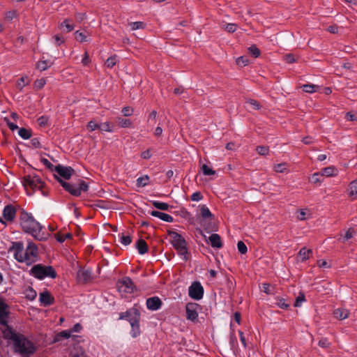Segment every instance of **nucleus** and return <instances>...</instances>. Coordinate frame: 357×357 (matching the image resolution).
<instances>
[{"label":"nucleus","instance_id":"obj_40","mask_svg":"<svg viewBox=\"0 0 357 357\" xmlns=\"http://www.w3.org/2000/svg\"><path fill=\"white\" fill-rule=\"evenodd\" d=\"M131 30L144 29L146 27V24L143 22H134L129 23Z\"/></svg>","mask_w":357,"mask_h":357},{"label":"nucleus","instance_id":"obj_30","mask_svg":"<svg viewBox=\"0 0 357 357\" xmlns=\"http://www.w3.org/2000/svg\"><path fill=\"white\" fill-rule=\"evenodd\" d=\"M200 214L203 219H210L213 218V214L206 205H202L200 208Z\"/></svg>","mask_w":357,"mask_h":357},{"label":"nucleus","instance_id":"obj_5","mask_svg":"<svg viewBox=\"0 0 357 357\" xmlns=\"http://www.w3.org/2000/svg\"><path fill=\"white\" fill-rule=\"evenodd\" d=\"M168 235L170 243L176 250L177 254L183 261H187L190 259V254L188 252L187 242L184 237L174 231H169Z\"/></svg>","mask_w":357,"mask_h":357},{"label":"nucleus","instance_id":"obj_32","mask_svg":"<svg viewBox=\"0 0 357 357\" xmlns=\"http://www.w3.org/2000/svg\"><path fill=\"white\" fill-rule=\"evenodd\" d=\"M349 195L352 197H357V180L349 183Z\"/></svg>","mask_w":357,"mask_h":357},{"label":"nucleus","instance_id":"obj_37","mask_svg":"<svg viewBox=\"0 0 357 357\" xmlns=\"http://www.w3.org/2000/svg\"><path fill=\"white\" fill-rule=\"evenodd\" d=\"M75 39L80 42L84 43L88 41V36L84 32H80L79 31H76L74 33Z\"/></svg>","mask_w":357,"mask_h":357},{"label":"nucleus","instance_id":"obj_60","mask_svg":"<svg viewBox=\"0 0 357 357\" xmlns=\"http://www.w3.org/2000/svg\"><path fill=\"white\" fill-rule=\"evenodd\" d=\"M345 119L349 121H354L357 120V115L355 113L349 112L345 114Z\"/></svg>","mask_w":357,"mask_h":357},{"label":"nucleus","instance_id":"obj_44","mask_svg":"<svg viewBox=\"0 0 357 357\" xmlns=\"http://www.w3.org/2000/svg\"><path fill=\"white\" fill-rule=\"evenodd\" d=\"M149 180V177L147 175L139 177L137 179V185L139 187H144L148 185Z\"/></svg>","mask_w":357,"mask_h":357},{"label":"nucleus","instance_id":"obj_56","mask_svg":"<svg viewBox=\"0 0 357 357\" xmlns=\"http://www.w3.org/2000/svg\"><path fill=\"white\" fill-rule=\"evenodd\" d=\"M202 199H203V195L199 191H197V192L192 193V195L190 197V199L193 202H199V201H201Z\"/></svg>","mask_w":357,"mask_h":357},{"label":"nucleus","instance_id":"obj_12","mask_svg":"<svg viewBox=\"0 0 357 357\" xmlns=\"http://www.w3.org/2000/svg\"><path fill=\"white\" fill-rule=\"evenodd\" d=\"M10 314L8 305L0 298V324L7 328L8 319Z\"/></svg>","mask_w":357,"mask_h":357},{"label":"nucleus","instance_id":"obj_28","mask_svg":"<svg viewBox=\"0 0 357 357\" xmlns=\"http://www.w3.org/2000/svg\"><path fill=\"white\" fill-rule=\"evenodd\" d=\"M324 181V177L321 172L314 173L310 178V182L314 184H321Z\"/></svg>","mask_w":357,"mask_h":357},{"label":"nucleus","instance_id":"obj_63","mask_svg":"<svg viewBox=\"0 0 357 357\" xmlns=\"http://www.w3.org/2000/svg\"><path fill=\"white\" fill-rule=\"evenodd\" d=\"M83 329L82 326L79 323L75 324L73 328H71L70 330L71 333H80Z\"/></svg>","mask_w":357,"mask_h":357},{"label":"nucleus","instance_id":"obj_1","mask_svg":"<svg viewBox=\"0 0 357 357\" xmlns=\"http://www.w3.org/2000/svg\"><path fill=\"white\" fill-rule=\"evenodd\" d=\"M2 334L3 337L11 344L13 352L21 357H31L36 352V344L11 326L4 328Z\"/></svg>","mask_w":357,"mask_h":357},{"label":"nucleus","instance_id":"obj_58","mask_svg":"<svg viewBox=\"0 0 357 357\" xmlns=\"http://www.w3.org/2000/svg\"><path fill=\"white\" fill-rule=\"evenodd\" d=\"M45 84H46V80L45 79L42 78V79H37L35 82L34 86H35V88H36L38 89H40L43 87H44Z\"/></svg>","mask_w":357,"mask_h":357},{"label":"nucleus","instance_id":"obj_16","mask_svg":"<svg viewBox=\"0 0 357 357\" xmlns=\"http://www.w3.org/2000/svg\"><path fill=\"white\" fill-rule=\"evenodd\" d=\"M39 301L40 302V305L44 307H47L52 305L54 303V298L51 295V294L45 290L39 294Z\"/></svg>","mask_w":357,"mask_h":357},{"label":"nucleus","instance_id":"obj_54","mask_svg":"<svg viewBox=\"0 0 357 357\" xmlns=\"http://www.w3.org/2000/svg\"><path fill=\"white\" fill-rule=\"evenodd\" d=\"M99 126H100V124L97 123L96 121H90L88 123L86 127L89 131L92 132V131L96 130V129H99Z\"/></svg>","mask_w":357,"mask_h":357},{"label":"nucleus","instance_id":"obj_2","mask_svg":"<svg viewBox=\"0 0 357 357\" xmlns=\"http://www.w3.org/2000/svg\"><path fill=\"white\" fill-rule=\"evenodd\" d=\"M8 251L13 253L15 260L18 262H24L26 265H31L38 260V250L33 242H29L25 250L22 242H13Z\"/></svg>","mask_w":357,"mask_h":357},{"label":"nucleus","instance_id":"obj_50","mask_svg":"<svg viewBox=\"0 0 357 357\" xmlns=\"http://www.w3.org/2000/svg\"><path fill=\"white\" fill-rule=\"evenodd\" d=\"M274 170L276 172L284 173L287 171V164L286 163L277 164L274 166Z\"/></svg>","mask_w":357,"mask_h":357},{"label":"nucleus","instance_id":"obj_55","mask_svg":"<svg viewBox=\"0 0 357 357\" xmlns=\"http://www.w3.org/2000/svg\"><path fill=\"white\" fill-rule=\"evenodd\" d=\"M134 112L133 108L130 107H123L121 112L124 116H130L132 115Z\"/></svg>","mask_w":357,"mask_h":357},{"label":"nucleus","instance_id":"obj_23","mask_svg":"<svg viewBox=\"0 0 357 357\" xmlns=\"http://www.w3.org/2000/svg\"><path fill=\"white\" fill-rule=\"evenodd\" d=\"M135 247L140 255H144L148 251V245L144 239H139L135 244Z\"/></svg>","mask_w":357,"mask_h":357},{"label":"nucleus","instance_id":"obj_19","mask_svg":"<svg viewBox=\"0 0 357 357\" xmlns=\"http://www.w3.org/2000/svg\"><path fill=\"white\" fill-rule=\"evenodd\" d=\"M140 312L138 309L135 307L130 308L125 312H121L119 314V319H126L133 317L134 316L139 315Z\"/></svg>","mask_w":357,"mask_h":357},{"label":"nucleus","instance_id":"obj_41","mask_svg":"<svg viewBox=\"0 0 357 357\" xmlns=\"http://www.w3.org/2000/svg\"><path fill=\"white\" fill-rule=\"evenodd\" d=\"M120 242L124 245H128L132 242L131 236L129 235L125 236L123 234H119Z\"/></svg>","mask_w":357,"mask_h":357},{"label":"nucleus","instance_id":"obj_31","mask_svg":"<svg viewBox=\"0 0 357 357\" xmlns=\"http://www.w3.org/2000/svg\"><path fill=\"white\" fill-rule=\"evenodd\" d=\"M114 125L108 121L100 123L99 126V129L102 132H114L113 129Z\"/></svg>","mask_w":357,"mask_h":357},{"label":"nucleus","instance_id":"obj_9","mask_svg":"<svg viewBox=\"0 0 357 357\" xmlns=\"http://www.w3.org/2000/svg\"><path fill=\"white\" fill-rule=\"evenodd\" d=\"M93 279L92 269L89 267L79 268L77 273L76 280L79 284H85L92 282Z\"/></svg>","mask_w":357,"mask_h":357},{"label":"nucleus","instance_id":"obj_34","mask_svg":"<svg viewBox=\"0 0 357 357\" xmlns=\"http://www.w3.org/2000/svg\"><path fill=\"white\" fill-rule=\"evenodd\" d=\"M276 301H277V302H276L275 305L281 309L287 310L290 306L289 303H287L286 299H284L283 298L277 297Z\"/></svg>","mask_w":357,"mask_h":357},{"label":"nucleus","instance_id":"obj_38","mask_svg":"<svg viewBox=\"0 0 357 357\" xmlns=\"http://www.w3.org/2000/svg\"><path fill=\"white\" fill-rule=\"evenodd\" d=\"M152 204L154 207L162 211H167L169 208V205L167 203L159 201H153Z\"/></svg>","mask_w":357,"mask_h":357},{"label":"nucleus","instance_id":"obj_11","mask_svg":"<svg viewBox=\"0 0 357 357\" xmlns=\"http://www.w3.org/2000/svg\"><path fill=\"white\" fill-rule=\"evenodd\" d=\"M119 291L132 294L136 290V287L129 277H123L118 282Z\"/></svg>","mask_w":357,"mask_h":357},{"label":"nucleus","instance_id":"obj_46","mask_svg":"<svg viewBox=\"0 0 357 357\" xmlns=\"http://www.w3.org/2000/svg\"><path fill=\"white\" fill-rule=\"evenodd\" d=\"M71 234L70 233H66L65 234L57 233L55 234V238L56 241L59 243L64 242L67 238H71Z\"/></svg>","mask_w":357,"mask_h":357},{"label":"nucleus","instance_id":"obj_10","mask_svg":"<svg viewBox=\"0 0 357 357\" xmlns=\"http://www.w3.org/2000/svg\"><path fill=\"white\" fill-rule=\"evenodd\" d=\"M188 295L194 300L199 301L203 298L204 288L199 282L195 281L188 288Z\"/></svg>","mask_w":357,"mask_h":357},{"label":"nucleus","instance_id":"obj_36","mask_svg":"<svg viewBox=\"0 0 357 357\" xmlns=\"http://www.w3.org/2000/svg\"><path fill=\"white\" fill-rule=\"evenodd\" d=\"M18 135L24 139H28L31 137V132L30 130L24 128H21L18 130Z\"/></svg>","mask_w":357,"mask_h":357},{"label":"nucleus","instance_id":"obj_15","mask_svg":"<svg viewBox=\"0 0 357 357\" xmlns=\"http://www.w3.org/2000/svg\"><path fill=\"white\" fill-rule=\"evenodd\" d=\"M146 305L148 310L156 311L161 308L162 301L158 296H153L146 299Z\"/></svg>","mask_w":357,"mask_h":357},{"label":"nucleus","instance_id":"obj_61","mask_svg":"<svg viewBox=\"0 0 357 357\" xmlns=\"http://www.w3.org/2000/svg\"><path fill=\"white\" fill-rule=\"evenodd\" d=\"M48 120L49 119L47 116H41L38 119L37 121L40 126H45L47 123Z\"/></svg>","mask_w":357,"mask_h":357},{"label":"nucleus","instance_id":"obj_52","mask_svg":"<svg viewBox=\"0 0 357 357\" xmlns=\"http://www.w3.org/2000/svg\"><path fill=\"white\" fill-rule=\"evenodd\" d=\"M237 248H238V252L241 254H245L248 252V248H247L246 245L241 241L238 242Z\"/></svg>","mask_w":357,"mask_h":357},{"label":"nucleus","instance_id":"obj_21","mask_svg":"<svg viewBox=\"0 0 357 357\" xmlns=\"http://www.w3.org/2000/svg\"><path fill=\"white\" fill-rule=\"evenodd\" d=\"M321 173L324 177L335 176L338 174V169L335 166H328L321 169Z\"/></svg>","mask_w":357,"mask_h":357},{"label":"nucleus","instance_id":"obj_59","mask_svg":"<svg viewBox=\"0 0 357 357\" xmlns=\"http://www.w3.org/2000/svg\"><path fill=\"white\" fill-rule=\"evenodd\" d=\"M237 28V25L233 23H229L225 25V30L229 33H234L236 31Z\"/></svg>","mask_w":357,"mask_h":357},{"label":"nucleus","instance_id":"obj_43","mask_svg":"<svg viewBox=\"0 0 357 357\" xmlns=\"http://www.w3.org/2000/svg\"><path fill=\"white\" fill-rule=\"evenodd\" d=\"M50 67V63L47 61H39L36 64L37 69L44 71Z\"/></svg>","mask_w":357,"mask_h":357},{"label":"nucleus","instance_id":"obj_47","mask_svg":"<svg viewBox=\"0 0 357 357\" xmlns=\"http://www.w3.org/2000/svg\"><path fill=\"white\" fill-rule=\"evenodd\" d=\"M202 171L205 176H211L214 175L215 174V171L210 168L206 165H203L202 166Z\"/></svg>","mask_w":357,"mask_h":357},{"label":"nucleus","instance_id":"obj_26","mask_svg":"<svg viewBox=\"0 0 357 357\" xmlns=\"http://www.w3.org/2000/svg\"><path fill=\"white\" fill-rule=\"evenodd\" d=\"M116 121L120 128H130L132 126V121L128 119H123L118 116L116 118Z\"/></svg>","mask_w":357,"mask_h":357},{"label":"nucleus","instance_id":"obj_57","mask_svg":"<svg viewBox=\"0 0 357 357\" xmlns=\"http://www.w3.org/2000/svg\"><path fill=\"white\" fill-rule=\"evenodd\" d=\"M355 234V231L354 229L352 228H349L344 234V241H348L349 239H351V238L354 237Z\"/></svg>","mask_w":357,"mask_h":357},{"label":"nucleus","instance_id":"obj_51","mask_svg":"<svg viewBox=\"0 0 357 357\" xmlns=\"http://www.w3.org/2000/svg\"><path fill=\"white\" fill-rule=\"evenodd\" d=\"M52 40L56 46H60L61 44L64 43L65 39L63 37L59 35H55L52 38Z\"/></svg>","mask_w":357,"mask_h":357},{"label":"nucleus","instance_id":"obj_18","mask_svg":"<svg viewBox=\"0 0 357 357\" xmlns=\"http://www.w3.org/2000/svg\"><path fill=\"white\" fill-rule=\"evenodd\" d=\"M59 337H63L65 339L71 337L74 341H78V339L81 338L79 335H72L70 330H64L59 332L55 337V341L59 340Z\"/></svg>","mask_w":357,"mask_h":357},{"label":"nucleus","instance_id":"obj_62","mask_svg":"<svg viewBox=\"0 0 357 357\" xmlns=\"http://www.w3.org/2000/svg\"><path fill=\"white\" fill-rule=\"evenodd\" d=\"M91 62V59H89V56L87 52H85L83 58L82 59V63L83 66H86Z\"/></svg>","mask_w":357,"mask_h":357},{"label":"nucleus","instance_id":"obj_39","mask_svg":"<svg viewBox=\"0 0 357 357\" xmlns=\"http://www.w3.org/2000/svg\"><path fill=\"white\" fill-rule=\"evenodd\" d=\"M305 301V296L303 291H300L298 293V296L296 298V301L294 303V307H301L302 303Z\"/></svg>","mask_w":357,"mask_h":357},{"label":"nucleus","instance_id":"obj_35","mask_svg":"<svg viewBox=\"0 0 357 357\" xmlns=\"http://www.w3.org/2000/svg\"><path fill=\"white\" fill-rule=\"evenodd\" d=\"M118 61V56L116 55H112L109 56L105 61V66L109 68H113Z\"/></svg>","mask_w":357,"mask_h":357},{"label":"nucleus","instance_id":"obj_49","mask_svg":"<svg viewBox=\"0 0 357 357\" xmlns=\"http://www.w3.org/2000/svg\"><path fill=\"white\" fill-rule=\"evenodd\" d=\"M256 151L261 155H266L269 153V148L264 146H258L256 148Z\"/></svg>","mask_w":357,"mask_h":357},{"label":"nucleus","instance_id":"obj_17","mask_svg":"<svg viewBox=\"0 0 357 357\" xmlns=\"http://www.w3.org/2000/svg\"><path fill=\"white\" fill-rule=\"evenodd\" d=\"M186 318L195 321L197 319V304L188 303L185 306Z\"/></svg>","mask_w":357,"mask_h":357},{"label":"nucleus","instance_id":"obj_42","mask_svg":"<svg viewBox=\"0 0 357 357\" xmlns=\"http://www.w3.org/2000/svg\"><path fill=\"white\" fill-rule=\"evenodd\" d=\"M70 357H86L84 356V352L81 347L75 348V351L70 352Z\"/></svg>","mask_w":357,"mask_h":357},{"label":"nucleus","instance_id":"obj_4","mask_svg":"<svg viewBox=\"0 0 357 357\" xmlns=\"http://www.w3.org/2000/svg\"><path fill=\"white\" fill-rule=\"evenodd\" d=\"M22 183L29 195H31L36 190L40 191L43 196L48 195V191L45 189V183L38 175L29 174L24 176Z\"/></svg>","mask_w":357,"mask_h":357},{"label":"nucleus","instance_id":"obj_29","mask_svg":"<svg viewBox=\"0 0 357 357\" xmlns=\"http://www.w3.org/2000/svg\"><path fill=\"white\" fill-rule=\"evenodd\" d=\"M25 298L29 301H33L37 296V292L31 287H29L24 291Z\"/></svg>","mask_w":357,"mask_h":357},{"label":"nucleus","instance_id":"obj_48","mask_svg":"<svg viewBox=\"0 0 357 357\" xmlns=\"http://www.w3.org/2000/svg\"><path fill=\"white\" fill-rule=\"evenodd\" d=\"M248 51L255 58H257L260 55V50L255 45H251L248 48Z\"/></svg>","mask_w":357,"mask_h":357},{"label":"nucleus","instance_id":"obj_3","mask_svg":"<svg viewBox=\"0 0 357 357\" xmlns=\"http://www.w3.org/2000/svg\"><path fill=\"white\" fill-rule=\"evenodd\" d=\"M20 224L24 232L30 234L36 240L42 241L47 238L48 234L43 230V226L34 219L31 213L24 210L20 213Z\"/></svg>","mask_w":357,"mask_h":357},{"label":"nucleus","instance_id":"obj_14","mask_svg":"<svg viewBox=\"0 0 357 357\" xmlns=\"http://www.w3.org/2000/svg\"><path fill=\"white\" fill-rule=\"evenodd\" d=\"M54 171L62 178L68 180L74 174L75 170L71 167H65L61 165L54 167Z\"/></svg>","mask_w":357,"mask_h":357},{"label":"nucleus","instance_id":"obj_7","mask_svg":"<svg viewBox=\"0 0 357 357\" xmlns=\"http://www.w3.org/2000/svg\"><path fill=\"white\" fill-rule=\"evenodd\" d=\"M56 179L66 191L75 197L80 196L82 192H86L89 190V184L84 180H79L76 185L64 181L59 177H56Z\"/></svg>","mask_w":357,"mask_h":357},{"label":"nucleus","instance_id":"obj_25","mask_svg":"<svg viewBox=\"0 0 357 357\" xmlns=\"http://www.w3.org/2000/svg\"><path fill=\"white\" fill-rule=\"evenodd\" d=\"M74 24L71 22V20L69 19L64 20L60 24V29H63L64 31L69 33L74 29Z\"/></svg>","mask_w":357,"mask_h":357},{"label":"nucleus","instance_id":"obj_13","mask_svg":"<svg viewBox=\"0 0 357 357\" xmlns=\"http://www.w3.org/2000/svg\"><path fill=\"white\" fill-rule=\"evenodd\" d=\"M140 314L138 316H134L128 319V322L131 326L130 335L135 338L141 334L140 326H139Z\"/></svg>","mask_w":357,"mask_h":357},{"label":"nucleus","instance_id":"obj_27","mask_svg":"<svg viewBox=\"0 0 357 357\" xmlns=\"http://www.w3.org/2000/svg\"><path fill=\"white\" fill-rule=\"evenodd\" d=\"M301 88L305 93H312L317 91V90L319 89V86L312 84H306L302 85Z\"/></svg>","mask_w":357,"mask_h":357},{"label":"nucleus","instance_id":"obj_24","mask_svg":"<svg viewBox=\"0 0 357 357\" xmlns=\"http://www.w3.org/2000/svg\"><path fill=\"white\" fill-rule=\"evenodd\" d=\"M333 314L335 318L343 320L349 317V311L344 308H337L334 310Z\"/></svg>","mask_w":357,"mask_h":357},{"label":"nucleus","instance_id":"obj_20","mask_svg":"<svg viewBox=\"0 0 357 357\" xmlns=\"http://www.w3.org/2000/svg\"><path fill=\"white\" fill-rule=\"evenodd\" d=\"M150 214L152 216L157 217L160 218V220L167 222H173V217L167 213L160 212L158 211H152Z\"/></svg>","mask_w":357,"mask_h":357},{"label":"nucleus","instance_id":"obj_53","mask_svg":"<svg viewBox=\"0 0 357 357\" xmlns=\"http://www.w3.org/2000/svg\"><path fill=\"white\" fill-rule=\"evenodd\" d=\"M318 345L321 348L328 349L330 347L331 343L329 342L328 338L324 337L319 341Z\"/></svg>","mask_w":357,"mask_h":357},{"label":"nucleus","instance_id":"obj_6","mask_svg":"<svg viewBox=\"0 0 357 357\" xmlns=\"http://www.w3.org/2000/svg\"><path fill=\"white\" fill-rule=\"evenodd\" d=\"M30 274L38 280H43L45 278L54 279L56 278V273L51 266L43 264L34 265L30 270Z\"/></svg>","mask_w":357,"mask_h":357},{"label":"nucleus","instance_id":"obj_22","mask_svg":"<svg viewBox=\"0 0 357 357\" xmlns=\"http://www.w3.org/2000/svg\"><path fill=\"white\" fill-rule=\"evenodd\" d=\"M208 238L211 245L213 248H221L222 247V243L220 236L218 234H212Z\"/></svg>","mask_w":357,"mask_h":357},{"label":"nucleus","instance_id":"obj_8","mask_svg":"<svg viewBox=\"0 0 357 357\" xmlns=\"http://www.w3.org/2000/svg\"><path fill=\"white\" fill-rule=\"evenodd\" d=\"M17 208L13 204H7L4 206L2 211V218H0V223L4 227L7 226L8 222L14 221L16 217Z\"/></svg>","mask_w":357,"mask_h":357},{"label":"nucleus","instance_id":"obj_45","mask_svg":"<svg viewBox=\"0 0 357 357\" xmlns=\"http://www.w3.org/2000/svg\"><path fill=\"white\" fill-rule=\"evenodd\" d=\"M245 103L249 104L252 108L255 110H259L261 107L260 103L254 99H248L245 101Z\"/></svg>","mask_w":357,"mask_h":357},{"label":"nucleus","instance_id":"obj_64","mask_svg":"<svg viewBox=\"0 0 357 357\" xmlns=\"http://www.w3.org/2000/svg\"><path fill=\"white\" fill-rule=\"evenodd\" d=\"M284 61L287 63H293L296 61L295 57L291 54H288L284 56Z\"/></svg>","mask_w":357,"mask_h":357},{"label":"nucleus","instance_id":"obj_33","mask_svg":"<svg viewBox=\"0 0 357 357\" xmlns=\"http://www.w3.org/2000/svg\"><path fill=\"white\" fill-rule=\"evenodd\" d=\"M312 253V250L307 249L306 248H302L299 252L298 255L301 257V261H304L307 260L310 257V255Z\"/></svg>","mask_w":357,"mask_h":357}]
</instances>
